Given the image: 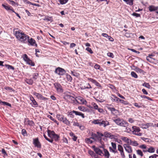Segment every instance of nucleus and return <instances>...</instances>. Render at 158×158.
<instances>
[{
	"label": "nucleus",
	"mask_w": 158,
	"mask_h": 158,
	"mask_svg": "<svg viewBox=\"0 0 158 158\" xmlns=\"http://www.w3.org/2000/svg\"><path fill=\"white\" fill-rule=\"evenodd\" d=\"M15 34L16 38L22 43H26L27 42L29 36L24 32H21L20 30H18L15 32Z\"/></svg>",
	"instance_id": "obj_1"
},
{
	"label": "nucleus",
	"mask_w": 158,
	"mask_h": 158,
	"mask_svg": "<svg viewBox=\"0 0 158 158\" xmlns=\"http://www.w3.org/2000/svg\"><path fill=\"white\" fill-rule=\"evenodd\" d=\"M92 123L95 124H98L100 127H106V126L110 125L109 122L106 120L103 119H98L94 120Z\"/></svg>",
	"instance_id": "obj_2"
},
{
	"label": "nucleus",
	"mask_w": 158,
	"mask_h": 158,
	"mask_svg": "<svg viewBox=\"0 0 158 158\" xmlns=\"http://www.w3.org/2000/svg\"><path fill=\"white\" fill-rule=\"evenodd\" d=\"M113 121L118 125L121 127H126L128 126V123L123 119L119 118L114 119Z\"/></svg>",
	"instance_id": "obj_3"
},
{
	"label": "nucleus",
	"mask_w": 158,
	"mask_h": 158,
	"mask_svg": "<svg viewBox=\"0 0 158 158\" xmlns=\"http://www.w3.org/2000/svg\"><path fill=\"white\" fill-rule=\"evenodd\" d=\"M49 137L51 138V139L54 140L56 141H58L60 138L59 135L56 134L53 131H51L48 129L47 131Z\"/></svg>",
	"instance_id": "obj_4"
},
{
	"label": "nucleus",
	"mask_w": 158,
	"mask_h": 158,
	"mask_svg": "<svg viewBox=\"0 0 158 158\" xmlns=\"http://www.w3.org/2000/svg\"><path fill=\"white\" fill-rule=\"evenodd\" d=\"M68 116L71 118H73L74 117V115L73 114H75L76 115L80 116L83 118H84L85 117L84 114L80 112L73 110L70 112L68 111Z\"/></svg>",
	"instance_id": "obj_5"
},
{
	"label": "nucleus",
	"mask_w": 158,
	"mask_h": 158,
	"mask_svg": "<svg viewBox=\"0 0 158 158\" xmlns=\"http://www.w3.org/2000/svg\"><path fill=\"white\" fill-rule=\"evenodd\" d=\"M64 98L71 103L76 104V98L71 95L69 93H66L64 94Z\"/></svg>",
	"instance_id": "obj_6"
},
{
	"label": "nucleus",
	"mask_w": 158,
	"mask_h": 158,
	"mask_svg": "<svg viewBox=\"0 0 158 158\" xmlns=\"http://www.w3.org/2000/svg\"><path fill=\"white\" fill-rule=\"evenodd\" d=\"M132 133L135 135L141 136L142 135V133L140 132V129L138 127L133 126L132 127Z\"/></svg>",
	"instance_id": "obj_7"
},
{
	"label": "nucleus",
	"mask_w": 158,
	"mask_h": 158,
	"mask_svg": "<svg viewBox=\"0 0 158 158\" xmlns=\"http://www.w3.org/2000/svg\"><path fill=\"white\" fill-rule=\"evenodd\" d=\"M76 104L78 103L80 104L85 105L87 103L86 100L81 96L76 97Z\"/></svg>",
	"instance_id": "obj_8"
},
{
	"label": "nucleus",
	"mask_w": 158,
	"mask_h": 158,
	"mask_svg": "<svg viewBox=\"0 0 158 158\" xmlns=\"http://www.w3.org/2000/svg\"><path fill=\"white\" fill-rule=\"evenodd\" d=\"M55 73L59 75L62 76L65 73L66 71L64 69L58 67L56 69Z\"/></svg>",
	"instance_id": "obj_9"
},
{
	"label": "nucleus",
	"mask_w": 158,
	"mask_h": 158,
	"mask_svg": "<svg viewBox=\"0 0 158 158\" xmlns=\"http://www.w3.org/2000/svg\"><path fill=\"white\" fill-rule=\"evenodd\" d=\"M111 144L112 147H109V150L110 152H112L114 153H117V151L116 150V144L114 142H111Z\"/></svg>",
	"instance_id": "obj_10"
},
{
	"label": "nucleus",
	"mask_w": 158,
	"mask_h": 158,
	"mask_svg": "<svg viewBox=\"0 0 158 158\" xmlns=\"http://www.w3.org/2000/svg\"><path fill=\"white\" fill-rule=\"evenodd\" d=\"M92 148L93 149L96 153L101 156H104V153L99 148L96 147L94 145L92 146Z\"/></svg>",
	"instance_id": "obj_11"
},
{
	"label": "nucleus",
	"mask_w": 158,
	"mask_h": 158,
	"mask_svg": "<svg viewBox=\"0 0 158 158\" xmlns=\"http://www.w3.org/2000/svg\"><path fill=\"white\" fill-rule=\"evenodd\" d=\"M55 88L57 91L60 93H62L63 90L62 87L60 84L58 83H55L54 84Z\"/></svg>",
	"instance_id": "obj_12"
},
{
	"label": "nucleus",
	"mask_w": 158,
	"mask_h": 158,
	"mask_svg": "<svg viewBox=\"0 0 158 158\" xmlns=\"http://www.w3.org/2000/svg\"><path fill=\"white\" fill-rule=\"evenodd\" d=\"M107 107L108 109L111 111V114H113L115 115V114L118 111V110L112 107L111 105H108Z\"/></svg>",
	"instance_id": "obj_13"
},
{
	"label": "nucleus",
	"mask_w": 158,
	"mask_h": 158,
	"mask_svg": "<svg viewBox=\"0 0 158 158\" xmlns=\"http://www.w3.org/2000/svg\"><path fill=\"white\" fill-rule=\"evenodd\" d=\"M129 144H124L123 147L125 151L129 153H131L133 152L132 148Z\"/></svg>",
	"instance_id": "obj_14"
},
{
	"label": "nucleus",
	"mask_w": 158,
	"mask_h": 158,
	"mask_svg": "<svg viewBox=\"0 0 158 158\" xmlns=\"http://www.w3.org/2000/svg\"><path fill=\"white\" fill-rule=\"evenodd\" d=\"M33 144L35 147L38 148H41V144L39 141L38 138L33 139Z\"/></svg>",
	"instance_id": "obj_15"
},
{
	"label": "nucleus",
	"mask_w": 158,
	"mask_h": 158,
	"mask_svg": "<svg viewBox=\"0 0 158 158\" xmlns=\"http://www.w3.org/2000/svg\"><path fill=\"white\" fill-rule=\"evenodd\" d=\"M33 94L38 99L44 100H47V98L44 97L42 94L39 93H38L36 92H34L33 93Z\"/></svg>",
	"instance_id": "obj_16"
},
{
	"label": "nucleus",
	"mask_w": 158,
	"mask_h": 158,
	"mask_svg": "<svg viewBox=\"0 0 158 158\" xmlns=\"http://www.w3.org/2000/svg\"><path fill=\"white\" fill-rule=\"evenodd\" d=\"M152 123H141L139 124V126L143 129H146L152 125Z\"/></svg>",
	"instance_id": "obj_17"
},
{
	"label": "nucleus",
	"mask_w": 158,
	"mask_h": 158,
	"mask_svg": "<svg viewBox=\"0 0 158 158\" xmlns=\"http://www.w3.org/2000/svg\"><path fill=\"white\" fill-rule=\"evenodd\" d=\"M104 136L105 137L109 138L111 139H115V136L114 135H112L108 131L104 132Z\"/></svg>",
	"instance_id": "obj_18"
},
{
	"label": "nucleus",
	"mask_w": 158,
	"mask_h": 158,
	"mask_svg": "<svg viewBox=\"0 0 158 158\" xmlns=\"http://www.w3.org/2000/svg\"><path fill=\"white\" fill-rule=\"evenodd\" d=\"M92 137L91 138L95 140V141H98L100 142L101 141V137H99L95 134H92Z\"/></svg>",
	"instance_id": "obj_19"
},
{
	"label": "nucleus",
	"mask_w": 158,
	"mask_h": 158,
	"mask_svg": "<svg viewBox=\"0 0 158 158\" xmlns=\"http://www.w3.org/2000/svg\"><path fill=\"white\" fill-rule=\"evenodd\" d=\"M146 60L148 62L156 64V63L157 62V60L155 59L152 57H150V56H147L146 57Z\"/></svg>",
	"instance_id": "obj_20"
},
{
	"label": "nucleus",
	"mask_w": 158,
	"mask_h": 158,
	"mask_svg": "<svg viewBox=\"0 0 158 158\" xmlns=\"http://www.w3.org/2000/svg\"><path fill=\"white\" fill-rule=\"evenodd\" d=\"M27 42H28L30 45L32 46H35L37 47V44L36 43L35 40L32 38H31L30 39L28 38V40H27Z\"/></svg>",
	"instance_id": "obj_21"
},
{
	"label": "nucleus",
	"mask_w": 158,
	"mask_h": 158,
	"mask_svg": "<svg viewBox=\"0 0 158 158\" xmlns=\"http://www.w3.org/2000/svg\"><path fill=\"white\" fill-rule=\"evenodd\" d=\"M148 10L150 12L155 11L158 10V6H155L153 5H151L148 7Z\"/></svg>",
	"instance_id": "obj_22"
},
{
	"label": "nucleus",
	"mask_w": 158,
	"mask_h": 158,
	"mask_svg": "<svg viewBox=\"0 0 158 158\" xmlns=\"http://www.w3.org/2000/svg\"><path fill=\"white\" fill-rule=\"evenodd\" d=\"M78 109L81 111L86 112H88L89 111V109L87 108L84 106H80L78 107Z\"/></svg>",
	"instance_id": "obj_23"
},
{
	"label": "nucleus",
	"mask_w": 158,
	"mask_h": 158,
	"mask_svg": "<svg viewBox=\"0 0 158 158\" xmlns=\"http://www.w3.org/2000/svg\"><path fill=\"white\" fill-rule=\"evenodd\" d=\"M130 145H131L134 146H137L139 145V143L138 142L135 140H132L131 139V140L129 142Z\"/></svg>",
	"instance_id": "obj_24"
},
{
	"label": "nucleus",
	"mask_w": 158,
	"mask_h": 158,
	"mask_svg": "<svg viewBox=\"0 0 158 158\" xmlns=\"http://www.w3.org/2000/svg\"><path fill=\"white\" fill-rule=\"evenodd\" d=\"M121 139L125 142L127 143V144H129V142L131 140V139H129L126 137L122 136Z\"/></svg>",
	"instance_id": "obj_25"
},
{
	"label": "nucleus",
	"mask_w": 158,
	"mask_h": 158,
	"mask_svg": "<svg viewBox=\"0 0 158 158\" xmlns=\"http://www.w3.org/2000/svg\"><path fill=\"white\" fill-rule=\"evenodd\" d=\"M31 102L30 103L31 106L34 107H37L38 106V104L36 101L35 100L31 101Z\"/></svg>",
	"instance_id": "obj_26"
},
{
	"label": "nucleus",
	"mask_w": 158,
	"mask_h": 158,
	"mask_svg": "<svg viewBox=\"0 0 158 158\" xmlns=\"http://www.w3.org/2000/svg\"><path fill=\"white\" fill-rule=\"evenodd\" d=\"M63 123L66 125L69 126L70 124V122L66 118H64L62 121Z\"/></svg>",
	"instance_id": "obj_27"
},
{
	"label": "nucleus",
	"mask_w": 158,
	"mask_h": 158,
	"mask_svg": "<svg viewBox=\"0 0 158 158\" xmlns=\"http://www.w3.org/2000/svg\"><path fill=\"white\" fill-rule=\"evenodd\" d=\"M104 156L106 158H109L110 154L108 151L106 149H104Z\"/></svg>",
	"instance_id": "obj_28"
},
{
	"label": "nucleus",
	"mask_w": 158,
	"mask_h": 158,
	"mask_svg": "<svg viewBox=\"0 0 158 158\" xmlns=\"http://www.w3.org/2000/svg\"><path fill=\"white\" fill-rule=\"evenodd\" d=\"M56 117L59 121L62 122L64 117L63 115L58 114L56 115Z\"/></svg>",
	"instance_id": "obj_29"
},
{
	"label": "nucleus",
	"mask_w": 158,
	"mask_h": 158,
	"mask_svg": "<svg viewBox=\"0 0 158 158\" xmlns=\"http://www.w3.org/2000/svg\"><path fill=\"white\" fill-rule=\"evenodd\" d=\"M123 1L130 6H132L133 5V0H123Z\"/></svg>",
	"instance_id": "obj_30"
},
{
	"label": "nucleus",
	"mask_w": 158,
	"mask_h": 158,
	"mask_svg": "<svg viewBox=\"0 0 158 158\" xmlns=\"http://www.w3.org/2000/svg\"><path fill=\"white\" fill-rule=\"evenodd\" d=\"M25 121L26 122V124L30 126H32L34 124L32 120H29L28 119H26Z\"/></svg>",
	"instance_id": "obj_31"
},
{
	"label": "nucleus",
	"mask_w": 158,
	"mask_h": 158,
	"mask_svg": "<svg viewBox=\"0 0 158 158\" xmlns=\"http://www.w3.org/2000/svg\"><path fill=\"white\" fill-rule=\"evenodd\" d=\"M22 57L23 58L24 60L26 62H27L30 59L28 57L27 55L26 54H24L23 55Z\"/></svg>",
	"instance_id": "obj_32"
},
{
	"label": "nucleus",
	"mask_w": 158,
	"mask_h": 158,
	"mask_svg": "<svg viewBox=\"0 0 158 158\" xmlns=\"http://www.w3.org/2000/svg\"><path fill=\"white\" fill-rule=\"evenodd\" d=\"M66 78L68 81L70 82L72 80V78L71 76L67 73L66 74Z\"/></svg>",
	"instance_id": "obj_33"
},
{
	"label": "nucleus",
	"mask_w": 158,
	"mask_h": 158,
	"mask_svg": "<svg viewBox=\"0 0 158 158\" xmlns=\"http://www.w3.org/2000/svg\"><path fill=\"white\" fill-rule=\"evenodd\" d=\"M27 64L31 65L32 66H35V63L34 62H32L31 60L30 59L28 60L27 62H26Z\"/></svg>",
	"instance_id": "obj_34"
},
{
	"label": "nucleus",
	"mask_w": 158,
	"mask_h": 158,
	"mask_svg": "<svg viewBox=\"0 0 158 158\" xmlns=\"http://www.w3.org/2000/svg\"><path fill=\"white\" fill-rule=\"evenodd\" d=\"M2 103V104L4 105H6L10 107L11 106V104L9 103L5 102L2 101L1 100H0V104H1Z\"/></svg>",
	"instance_id": "obj_35"
},
{
	"label": "nucleus",
	"mask_w": 158,
	"mask_h": 158,
	"mask_svg": "<svg viewBox=\"0 0 158 158\" xmlns=\"http://www.w3.org/2000/svg\"><path fill=\"white\" fill-rule=\"evenodd\" d=\"M155 151V149L153 147H151L148 150V152L149 153H153Z\"/></svg>",
	"instance_id": "obj_36"
},
{
	"label": "nucleus",
	"mask_w": 158,
	"mask_h": 158,
	"mask_svg": "<svg viewBox=\"0 0 158 158\" xmlns=\"http://www.w3.org/2000/svg\"><path fill=\"white\" fill-rule=\"evenodd\" d=\"M91 105L92 106V108H93L95 110V109H97L98 106L94 102H92L91 103Z\"/></svg>",
	"instance_id": "obj_37"
},
{
	"label": "nucleus",
	"mask_w": 158,
	"mask_h": 158,
	"mask_svg": "<svg viewBox=\"0 0 158 158\" xmlns=\"http://www.w3.org/2000/svg\"><path fill=\"white\" fill-rule=\"evenodd\" d=\"M135 70L137 73H144V71L143 70L138 67H136L135 68Z\"/></svg>",
	"instance_id": "obj_38"
},
{
	"label": "nucleus",
	"mask_w": 158,
	"mask_h": 158,
	"mask_svg": "<svg viewBox=\"0 0 158 158\" xmlns=\"http://www.w3.org/2000/svg\"><path fill=\"white\" fill-rule=\"evenodd\" d=\"M69 0H58L60 4L61 5H64L67 3Z\"/></svg>",
	"instance_id": "obj_39"
},
{
	"label": "nucleus",
	"mask_w": 158,
	"mask_h": 158,
	"mask_svg": "<svg viewBox=\"0 0 158 158\" xmlns=\"http://www.w3.org/2000/svg\"><path fill=\"white\" fill-rule=\"evenodd\" d=\"M91 139L92 138H91V137L89 138H87L85 139V141L87 143L91 144L93 142V141L91 140Z\"/></svg>",
	"instance_id": "obj_40"
},
{
	"label": "nucleus",
	"mask_w": 158,
	"mask_h": 158,
	"mask_svg": "<svg viewBox=\"0 0 158 158\" xmlns=\"http://www.w3.org/2000/svg\"><path fill=\"white\" fill-rule=\"evenodd\" d=\"M2 6L5 8L7 10H10L11 7V6L9 5H6L4 4H2Z\"/></svg>",
	"instance_id": "obj_41"
},
{
	"label": "nucleus",
	"mask_w": 158,
	"mask_h": 158,
	"mask_svg": "<svg viewBox=\"0 0 158 158\" xmlns=\"http://www.w3.org/2000/svg\"><path fill=\"white\" fill-rule=\"evenodd\" d=\"M38 76V73H35L32 75V79L35 80L37 79Z\"/></svg>",
	"instance_id": "obj_42"
},
{
	"label": "nucleus",
	"mask_w": 158,
	"mask_h": 158,
	"mask_svg": "<svg viewBox=\"0 0 158 158\" xmlns=\"http://www.w3.org/2000/svg\"><path fill=\"white\" fill-rule=\"evenodd\" d=\"M136 152L138 155L140 156L141 157L143 156V154L141 150H138L136 151Z\"/></svg>",
	"instance_id": "obj_43"
},
{
	"label": "nucleus",
	"mask_w": 158,
	"mask_h": 158,
	"mask_svg": "<svg viewBox=\"0 0 158 158\" xmlns=\"http://www.w3.org/2000/svg\"><path fill=\"white\" fill-rule=\"evenodd\" d=\"M83 87L84 89H89L92 88L91 86L90 85V84L89 83L86 84L85 85H84Z\"/></svg>",
	"instance_id": "obj_44"
},
{
	"label": "nucleus",
	"mask_w": 158,
	"mask_h": 158,
	"mask_svg": "<svg viewBox=\"0 0 158 158\" xmlns=\"http://www.w3.org/2000/svg\"><path fill=\"white\" fill-rule=\"evenodd\" d=\"M43 136L44 137V138H45V139L47 140V141H49V142L51 143H52L53 142V139H49V138H48L44 134V135H43Z\"/></svg>",
	"instance_id": "obj_45"
},
{
	"label": "nucleus",
	"mask_w": 158,
	"mask_h": 158,
	"mask_svg": "<svg viewBox=\"0 0 158 158\" xmlns=\"http://www.w3.org/2000/svg\"><path fill=\"white\" fill-rule=\"evenodd\" d=\"M89 154L91 155L92 156H95L96 155L94 152L92 150H89L88 151Z\"/></svg>",
	"instance_id": "obj_46"
},
{
	"label": "nucleus",
	"mask_w": 158,
	"mask_h": 158,
	"mask_svg": "<svg viewBox=\"0 0 158 158\" xmlns=\"http://www.w3.org/2000/svg\"><path fill=\"white\" fill-rule=\"evenodd\" d=\"M5 66L9 69H11L13 70H14V67H13L11 65H10L9 64H6L5 65Z\"/></svg>",
	"instance_id": "obj_47"
},
{
	"label": "nucleus",
	"mask_w": 158,
	"mask_h": 158,
	"mask_svg": "<svg viewBox=\"0 0 158 158\" xmlns=\"http://www.w3.org/2000/svg\"><path fill=\"white\" fill-rule=\"evenodd\" d=\"M131 75L132 77L135 78H136L138 77V76L137 74L133 71L131 72Z\"/></svg>",
	"instance_id": "obj_48"
},
{
	"label": "nucleus",
	"mask_w": 158,
	"mask_h": 158,
	"mask_svg": "<svg viewBox=\"0 0 158 158\" xmlns=\"http://www.w3.org/2000/svg\"><path fill=\"white\" fill-rule=\"evenodd\" d=\"M71 73L73 76H75L77 77H78L79 75V74L78 73H76V72H73V71H71Z\"/></svg>",
	"instance_id": "obj_49"
},
{
	"label": "nucleus",
	"mask_w": 158,
	"mask_h": 158,
	"mask_svg": "<svg viewBox=\"0 0 158 158\" xmlns=\"http://www.w3.org/2000/svg\"><path fill=\"white\" fill-rule=\"evenodd\" d=\"M95 110H97L98 111L101 113H103L104 112L102 108H99L98 106L97 109H95Z\"/></svg>",
	"instance_id": "obj_50"
},
{
	"label": "nucleus",
	"mask_w": 158,
	"mask_h": 158,
	"mask_svg": "<svg viewBox=\"0 0 158 158\" xmlns=\"http://www.w3.org/2000/svg\"><path fill=\"white\" fill-rule=\"evenodd\" d=\"M119 102L125 105H127L129 104V103L127 101H124L123 100H119Z\"/></svg>",
	"instance_id": "obj_51"
},
{
	"label": "nucleus",
	"mask_w": 158,
	"mask_h": 158,
	"mask_svg": "<svg viewBox=\"0 0 158 158\" xmlns=\"http://www.w3.org/2000/svg\"><path fill=\"white\" fill-rule=\"evenodd\" d=\"M132 128L131 129V128L129 127H127L126 128V131L129 133H132Z\"/></svg>",
	"instance_id": "obj_52"
},
{
	"label": "nucleus",
	"mask_w": 158,
	"mask_h": 158,
	"mask_svg": "<svg viewBox=\"0 0 158 158\" xmlns=\"http://www.w3.org/2000/svg\"><path fill=\"white\" fill-rule=\"evenodd\" d=\"M118 150L120 152L123 150V149L122 146L120 144H118Z\"/></svg>",
	"instance_id": "obj_53"
},
{
	"label": "nucleus",
	"mask_w": 158,
	"mask_h": 158,
	"mask_svg": "<svg viewBox=\"0 0 158 158\" xmlns=\"http://www.w3.org/2000/svg\"><path fill=\"white\" fill-rule=\"evenodd\" d=\"M26 82L29 84L32 85L33 83V81L31 79H27L26 81Z\"/></svg>",
	"instance_id": "obj_54"
},
{
	"label": "nucleus",
	"mask_w": 158,
	"mask_h": 158,
	"mask_svg": "<svg viewBox=\"0 0 158 158\" xmlns=\"http://www.w3.org/2000/svg\"><path fill=\"white\" fill-rule=\"evenodd\" d=\"M132 15H133L134 16H135L136 17H140V15L139 14H138L135 13H133Z\"/></svg>",
	"instance_id": "obj_55"
},
{
	"label": "nucleus",
	"mask_w": 158,
	"mask_h": 158,
	"mask_svg": "<svg viewBox=\"0 0 158 158\" xmlns=\"http://www.w3.org/2000/svg\"><path fill=\"white\" fill-rule=\"evenodd\" d=\"M143 85L146 87L148 89H149L150 88V85L149 84V83H145L143 84Z\"/></svg>",
	"instance_id": "obj_56"
},
{
	"label": "nucleus",
	"mask_w": 158,
	"mask_h": 158,
	"mask_svg": "<svg viewBox=\"0 0 158 158\" xmlns=\"http://www.w3.org/2000/svg\"><path fill=\"white\" fill-rule=\"evenodd\" d=\"M120 152L122 158H125V155L124 151L123 150L120 151Z\"/></svg>",
	"instance_id": "obj_57"
},
{
	"label": "nucleus",
	"mask_w": 158,
	"mask_h": 158,
	"mask_svg": "<svg viewBox=\"0 0 158 158\" xmlns=\"http://www.w3.org/2000/svg\"><path fill=\"white\" fill-rule=\"evenodd\" d=\"M141 97L143 98H146L149 100H152V99L150 98L145 95H141Z\"/></svg>",
	"instance_id": "obj_58"
},
{
	"label": "nucleus",
	"mask_w": 158,
	"mask_h": 158,
	"mask_svg": "<svg viewBox=\"0 0 158 158\" xmlns=\"http://www.w3.org/2000/svg\"><path fill=\"white\" fill-rule=\"evenodd\" d=\"M107 56L111 58H113L114 57V56L112 53L111 52H108L107 54Z\"/></svg>",
	"instance_id": "obj_59"
},
{
	"label": "nucleus",
	"mask_w": 158,
	"mask_h": 158,
	"mask_svg": "<svg viewBox=\"0 0 158 158\" xmlns=\"http://www.w3.org/2000/svg\"><path fill=\"white\" fill-rule=\"evenodd\" d=\"M86 50L88 52H90V53L92 54L93 53V52L91 50V48L89 47H87L86 49Z\"/></svg>",
	"instance_id": "obj_60"
},
{
	"label": "nucleus",
	"mask_w": 158,
	"mask_h": 158,
	"mask_svg": "<svg viewBox=\"0 0 158 158\" xmlns=\"http://www.w3.org/2000/svg\"><path fill=\"white\" fill-rule=\"evenodd\" d=\"M139 148L143 149H146L147 148V146L145 144H143L140 145Z\"/></svg>",
	"instance_id": "obj_61"
},
{
	"label": "nucleus",
	"mask_w": 158,
	"mask_h": 158,
	"mask_svg": "<svg viewBox=\"0 0 158 158\" xmlns=\"http://www.w3.org/2000/svg\"><path fill=\"white\" fill-rule=\"evenodd\" d=\"M88 80L90 81L91 82H92L94 84V83L96 81V80L91 78H88Z\"/></svg>",
	"instance_id": "obj_62"
},
{
	"label": "nucleus",
	"mask_w": 158,
	"mask_h": 158,
	"mask_svg": "<svg viewBox=\"0 0 158 158\" xmlns=\"http://www.w3.org/2000/svg\"><path fill=\"white\" fill-rule=\"evenodd\" d=\"M100 67V66L97 64H96L94 66V68L96 69H99Z\"/></svg>",
	"instance_id": "obj_63"
},
{
	"label": "nucleus",
	"mask_w": 158,
	"mask_h": 158,
	"mask_svg": "<svg viewBox=\"0 0 158 158\" xmlns=\"http://www.w3.org/2000/svg\"><path fill=\"white\" fill-rule=\"evenodd\" d=\"M158 156V155L156 154H154L152 156H150L149 158H156V157Z\"/></svg>",
	"instance_id": "obj_64"
}]
</instances>
